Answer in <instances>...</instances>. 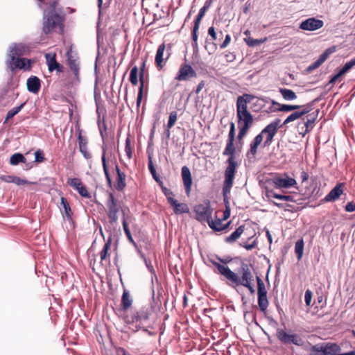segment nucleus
Returning a JSON list of instances; mask_svg holds the SVG:
<instances>
[{
  "mask_svg": "<svg viewBox=\"0 0 355 355\" xmlns=\"http://www.w3.org/2000/svg\"><path fill=\"white\" fill-rule=\"evenodd\" d=\"M21 57L8 54L5 63L7 68L9 69L12 73H14L18 69Z\"/></svg>",
  "mask_w": 355,
  "mask_h": 355,
  "instance_id": "c756f323",
  "label": "nucleus"
},
{
  "mask_svg": "<svg viewBox=\"0 0 355 355\" xmlns=\"http://www.w3.org/2000/svg\"><path fill=\"white\" fill-rule=\"evenodd\" d=\"M262 141L261 135H257L250 142V148L246 153V157L248 160H254L256 159L258 146Z\"/></svg>",
  "mask_w": 355,
  "mask_h": 355,
  "instance_id": "a878e982",
  "label": "nucleus"
},
{
  "mask_svg": "<svg viewBox=\"0 0 355 355\" xmlns=\"http://www.w3.org/2000/svg\"><path fill=\"white\" fill-rule=\"evenodd\" d=\"M318 112H292L283 122V124H287L291 121L298 119L297 124L298 132L302 137L311 132L315 125Z\"/></svg>",
  "mask_w": 355,
  "mask_h": 355,
  "instance_id": "20e7f679",
  "label": "nucleus"
},
{
  "mask_svg": "<svg viewBox=\"0 0 355 355\" xmlns=\"http://www.w3.org/2000/svg\"><path fill=\"white\" fill-rule=\"evenodd\" d=\"M244 230L245 225H240L230 235L225 238V242L230 244L235 243L240 238L241 234L244 232Z\"/></svg>",
  "mask_w": 355,
  "mask_h": 355,
  "instance_id": "473e14b6",
  "label": "nucleus"
},
{
  "mask_svg": "<svg viewBox=\"0 0 355 355\" xmlns=\"http://www.w3.org/2000/svg\"><path fill=\"white\" fill-rule=\"evenodd\" d=\"M344 182L338 183L327 195L320 200L321 203L334 202L337 200L344 192Z\"/></svg>",
  "mask_w": 355,
  "mask_h": 355,
  "instance_id": "6ab92c4d",
  "label": "nucleus"
},
{
  "mask_svg": "<svg viewBox=\"0 0 355 355\" xmlns=\"http://www.w3.org/2000/svg\"><path fill=\"white\" fill-rule=\"evenodd\" d=\"M181 175L186 194L189 196L191 191L192 178L190 169L188 166H184L182 167Z\"/></svg>",
  "mask_w": 355,
  "mask_h": 355,
  "instance_id": "b1692460",
  "label": "nucleus"
},
{
  "mask_svg": "<svg viewBox=\"0 0 355 355\" xmlns=\"http://www.w3.org/2000/svg\"><path fill=\"white\" fill-rule=\"evenodd\" d=\"M195 218L202 224L208 223L212 217L213 209L209 201L196 205L193 208Z\"/></svg>",
  "mask_w": 355,
  "mask_h": 355,
  "instance_id": "1a4fd4ad",
  "label": "nucleus"
},
{
  "mask_svg": "<svg viewBox=\"0 0 355 355\" xmlns=\"http://www.w3.org/2000/svg\"><path fill=\"white\" fill-rule=\"evenodd\" d=\"M322 64V63L318 59L314 62H313L311 65H309L307 67L306 70H307V71L311 72L313 70H314V69H317L318 67H319Z\"/></svg>",
  "mask_w": 355,
  "mask_h": 355,
  "instance_id": "13d9d810",
  "label": "nucleus"
},
{
  "mask_svg": "<svg viewBox=\"0 0 355 355\" xmlns=\"http://www.w3.org/2000/svg\"><path fill=\"white\" fill-rule=\"evenodd\" d=\"M60 13L62 8H58V0H53L50 4L49 9L46 13Z\"/></svg>",
  "mask_w": 355,
  "mask_h": 355,
  "instance_id": "8fccbe9b",
  "label": "nucleus"
},
{
  "mask_svg": "<svg viewBox=\"0 0 355 355\" xmlns=\"http://www.w3.org/2000/svg\"><path fill=\"white\" fill-rule=\"evenodd\" d=\"M67 183L69 186L76 190L82 197L86 198H91V194L80 179L77 178H71L68 180Z\"/></svg>",
  "mask_w": 355,
  "mask_h": 355,
  "instance_id": "412c9836",
  "label": "nucleus"
},
{
  "mask_svg": "<svg viewBox=\"0 0 355 355\" xmlns=\"http://www.w3.org/2000/svg\"><path fill=\"white\" fill-rule=\"evenodd\" d=\"M101 160H102L103 171H104V173H105V178H106V181H107V184L109 187H112V179H111V177L110 175V173H109V171H108V168H107V166L105 150L103 153V155H102V157H101Z\"/></svg>",
  "mask_w": 355,
  "mask_h": 355,
  "instance_id": "a19ab883",
  "label": "nucleus"
},
{
  "mask_svg": "<svg viewBox=\"0 0 355 355\" xmlns=\"http://www.w3.org/2000/svg\"><path fill=\"white\" fill-rule=\"evenodd\" d=\"M255 106H259L260 111H269L266 101H265L262 98L248 94L240 96L237 98L236 111H248V109H251L252 111H259L258 109L254 108Z\"/></svg>",
  "mask_w": 355,
  "mask_h": 355,
  "instance_id": "39448f33",
  "label": "nucleus"
},
{
  "mask_svg": "<svg viewBox=\"0 0 355 355\" xmlns=\"http://www.w3.org/2000/svg\"><path fill=\"white\" fill-rule=\"evenodd\" d=\"M278 340L285 344H293L298 347H302L304 344V340L297 334H288L285 330L278 329L276 334Z\"/></svg>",
  "mask_w": 355,
  "mask_h": 355,
  "instance_id": "4468645a",
  "label": "nucleus"
},
{
  "mask_svg": "<svg viewBox=\"0 0 355 355\" xmlns=\"http://www.w3.org/2000/svg\"><path fill=\"white\" fill-rule=\"evenodd\" d=\"M266 103L268 105L269 111H291L300 107L297 105H282L272 100L266 101Z\"/></svg>",
  "mask_w": 355,
  "mask_h": 355,
  "instance_id": "bb28decb",
  "label": "nucleus"
},
{
  "mask_svg": "<svg viewBox=\"0 0 355 355\" xmlns=\"http://www.w3.org/2000/svg\"><path fill=\"white\" fill-rule=\"evenodd\" d=\"M257 241H254L252 243L249 244V243H245V244H243V245H241L243 248H244L245 249L248 250H250L253 248H254L256 246H257Z\"/></svg>",
  "mask_w": 355,
  "mask_h": 355,
  "instance_id": "69168bd1",
  "label": "nucleus"
},
{
  "mask_svg": "<svg viewBox=\"0 0 355 355\" xmlns=\"http://www.w3.org/2000/svg\"><path fill=\"white\" fill-rule=\"evenodd\" d=\"M132 304V299L130 295L129 291L124 289L121 297V309L123 311H127Z\"/></svg>",
  "mask_w": 355,
  "mask_h": 355,
  "instance_id": "c9c22d12",
  "label": "nucleus"
},
{
  "mask_svg": "<svg viewBox=\"0 0 355 355\" xmlns=\"http://www.w3.org/2000/svg\"><path fill=\"white\" fill-rule=\"evenodd\" d=\"M208 34L211 36L213 41L217 40V34L216 33L215 28L214 26H211L208 29Z\"/></svg>",
  "mask_w": 355,
  "mask_h": 355,
  "instance_id": "052dcab7",
  "label": "nucleus"
},
{
  "mask_svg": "<svg viewBox=\"0 0 355 355\" xmlns=\"http://www.w3.org/2000/svg\"><path fill=\"white\" fill-rule=\"evenodd\" d=\"M45 58L50 72H52L54 70H56L58 72H62L63 66L57 62L55 53H46L45 55Z\"/></svg>",
  "mask_w": 355,
  "mask_h": 355,
  "instance_id": "393cba45",
  "label": "nucleus"
},
{
  "mask_svg": "<svg viewBox=\"0 0 355 355\" xmlns=\"http://www.w3.org/2000/svg\"><path fill=\"white\" fill-rule=\"evenodd\" d=\"M227 204H228V202H227ZM230 216V206L228 205H226L225 206V211H223V217L222 218L225 220H227V218H229Z\"/></svg>",
  "mask_w": 355,
  "mask_h": 355,
  "instance_id": "0e129e2a",
  "label": "nucleus"
},
{
  "mask_svg": "<svg viewBox=\"0 0 355 355\" xmlns=\"http://www.w3.org/2000/svg\"><path fill=\"white\" fill-rule=\"evenodd\" d=\"M223 220H224L222 218H218L217 216H216L215 220H213V218L211 217V218L210 219L207 224L212 230L215 231V228L213 227V225L215 226L216 229L220 228L221 227V226H223Z\"/></svg>",
  "mask_w": 355,
  "mask_h": 355,
  "instance_id": "603ef678",
  "label": "nucleus"
},
{
  "mask_svg": "<svg viewBox=\"0 0 355 355\" xmlns=\"http://www.w3.org/2000/svg\"><path fill=\"white\" fill-rule=\"evenodd\" d=\"M41 83L39 78L35 76H31L27 80V89L29 92L36 94L39 92Z\"/></svg>",
  "mask_w": 355,
  "mask_h": 355,
  "instance_id": "2f4dec72",
  "label": "nucleus"
},
{
  "mask_svg": "<svg viewBox=\"0 0 355 355\" xmlns=\"http://www.w3.org/2000/svg\"><path fill=\"white\" fill-rule=\"evenodd\" d=\"M170 206L173 208L175 214L179 215L186 214L189 211V207L185 203L178 202L177 200H175L170 204Z\"/></svg>",
  "mask_w": 355,
  "mask_h": 355,
  "instance_id": "72a5a7b5",
  "label": "nucleus"
},
{
  "mask_svg": "<svg viewBox=\"0 0 355 355\" xmlns=\"http://www.w3.org/2000/svg\"><path fill=\"white\" fill-rule=\"evenodd\" d=\"M177 120V114L176 112H171L169 116V119L167 123L166 128H171L175 123Z\"/></svg>",
  "mask_w": 355,
  "mask_h": 355,
  "instance_id": "5fc2aeb1",
  "label": "nucleus"
},
{
  "mask_svg": "<svg viewBox=\"0 0 355 355\" xmlns=\"http://www.w3.org/2000/svg\"><path fill=\"white\" fill-rule=\"evenodd\" d=\"M97 123L103 139L107 135V130L109 127H112L115 116L112 112H97Z\"/></svg>",
  "mask_w": 355,
  "mask_h": 355,
  "instance_id": "f8f14e48",
  "label": "nucleus"
},
{
  "mask_svg": "<svg viewBox=\"0 0 355 355\" xmlns=\"http://www.w3.org/2000/svg\"><path fill=\"white\" fill-rule=\"evenodd\" d=\"M148 168L153 179L159 184V187L163 184V182L160 177L157 175L156 170L153 163L152 157L150 155L148 156Z\"/></svg>",
  "mask_w": 355,
  "mask_h": 355,
  "instance_id": "4c0bfd02",
  "label": "nucleus"
},
{
  "mask_svg": "<svg viewBox=\"0 0 355 355\" xmlns=\"http://www.w3.org/2000/svg\"><path fill=\"white\" fill-rule=\"evenodd\" d=\"M122 225H123V231H124L126 237L128 238V241L133 245H135V242L132 236L131 232L129 230L128 223H127L125 218H123Z\"/></svg>",
  "mask_w": 355,
  "mask_h": 355,
  "instance_id": "3c124183",
  "label": "nucleus"
},
{
  "mask_svg": "<svg viewBox=\"0 0 355 355\" xmlns=\"http://www.w3.org/2000/svg\"><path fill=\"white\" fill-rule=\"evenodd\" d=\"M277 199L282 200H285V201H288V202H295L293 197L290 195L278 194L277 196Z\"/></svg>",
  "mask_w": 355,
  "mask_h": 355,
  "instance_id": "bf43d9fd",
  "label": "nucleus"
},
{
  "mask_svg": "<svg viewBox=\"0 0 355 355\" xmlns=\"http://www.w3.org/2000/svg\"><path fill=\"white\" fill-rule=\"evenodd\" d=\"M142 63L139 69V88L137 95V104H139L143 97V89L144 87V69L146 67V58L142 60Z\"/></svg>",
  "mask_w": 355,
  "mask_h": 355,
  "instance_id": "c85d7f7f",
  "label": "nucleus"
},
{
  "mask_svg": "<svg viewBox=\"0 0 355 355\" xmlns=\"http://www.w3.org/2000/svg\"><path fill=\"white\" fill-rule=\"evenodd\" d=\"M212 2L213 0H207L205 2L204 6L200 9V11L196 17V19L194 21V25L192 31V46L193 48L198 47L197 32L198 31L200 21L205 14V12L211 7Z\"/></svg>",
  "mask_w": 355,
  "mask_h": 355,
  "instance_id": "2eb2a0df",
  "label": "nucleus"
},
{
  "mask_svg": "<svg viewBox=\"0 0 355 355\" xmlns=\"http://www.w3.org/2000/svg\"><path fill=\"white\" fill-rule=\"evenodd\" d=\"M284 124L281 123V119L279 118H276L269 124H268L259 134L257 135H261V141L263 140V146L268 147L270 146L273 140L274 137L276 135L278 130L281 128Z\"/></svg>",
  "mask_w": 355,
  "mask_h": 355,
  "instance_id": "0eeeda50",
  "label": "nucleus"
},
{
  "mask_svg": "<svg viewBox=\"0 0 355 355\" xmlns=\"http://www.w3.org/2000/svg\"><path fill=\"white\" fill-rule=\"evenodd\" d=\"M0 180L9 183H12L15 180V176L13 175H1L0 176Z\"/></svg>",
  "mask_w": 355,
  "mask_h": 355,
  "instance_id": "680f3d73",
  "label": "nucleus"
},
{
  "mask_svg": "<svg viewBox=\"0 0 355 355\" xmlns=\"http://www.w3.org/2000/svg\"><path fill=\"white\" fill-rule=\"evenodd\" d=\"M153 312V306L149 305L144 306L130 315H125L123 318L124 322L133 332H137L139 329L148 331L146 327L150 326L149 320Z\"/></svg>",
  "mask_w": 355,
  "mask_h": 355,
  "instance_id": "7ed1b4c3",
  "label": "nucleus"
},
{
  "mask_svg": "<svg viewBox=\"0 0 355 355\" xmlns=\"http://www.w3.org/2000/svg\"><path fill=\"white\" fill-rule=\"evenodd\" d=\"M234 137H235V125L234 123L231 121L230 123V131L227 136L225 148L223 152L225 156H229L226 161L227 166H226L224 172L225 180L223 182V192L224 194L230 192L233 186L236 168L238 167V162L235 159L236 148L234 147Z\"/></svg>",
  "mask_w": 355,
  "mask_h": 355,
  "instance_id": "f03ea898",
  "label": "nucleus"
},
{
  "mask_svg": "<svg viewBox=\"0 0 355 355\" xmlns=\"http://www.w3.org/2000/svg\"><path fill=\"white\" fill-rule=\"evenodd\" d=\"M78 139L79 150H80V153L83 154V155L84 156V157L85 159H89L92 157V155L87 148V139L81 135V132H79Z\"/></svg>",
  "mask_w": 355,
  "mask_h": 355,
  "instance_id": "7c9ffc66",
  "label": "nucleus"
},
{
  "mask_svg": "<svg viewBox=\"0 0 355 355\" xmlns=\"http://www.w3.org/2000/svg\"><path fill=\"white\" fill-rule=\"evenodd\" d=\"M64 17L60 13H44L42 20V31L49 35L59 28L61 31L64 28Z\"/></svg>",
  "mask_w": 355,
  "mask_h": 355,
  "instance_id": "423d86ee",
  "label": "nucleus"
},
{
  "mask_svg": "<svg viewBox=\"0 0 355 355\" xmlns=\"http://www.w3.org/2000/svg\"><path fill=\"white\" fill-rule=\"evenodd\" d=\"M304 245L303 239H299L295 244V252L298 260H300L303 256Z\"/></svg>",
  "mask_w": 355,
  "mask_h": 355,
  "instance_id": "37998d69",
  "label": "nucleus"
},
{
  "mask_svg": "<svg viewBox=\"0 0 355 355\" xmlns=\"http://www.w3.org/2000/svg\"><path fill=\"white\" fill-rule=\"evenodd\" d=\"M115 168H116L117 176L116 178V182L114 184V187L117 191H121L125 189V187L126 186V183H125L126 175L123 172H122L120 170V168L117 164L116 165Z\"/></svg>",
  "mask_w": 355,
  "mask_h": 355,
  "instance_id": "cd10ccee",
  "label": "nucleus"
},
{
  "mask_svg": "<svg viewBox=\"0 0 355 355\" xmlns=\"http://www.w3.org/2000/svg\"><path fill=\"white\" fill-rule=\"evenodd\" d=\"M255 277L257 282V302L259 309L261 313H266L269 305L267 291L262 279L259 276Z\"/></svg>",
  "mask_w": 355,
  "mask_h": 355,
  "instance_id": "ddd939ff",
  "label": "nucleus"
},
{
  "mask_svg": "<svg viewBox=\"0 0 355 355\" xmlns=\"http://www.w3.org/2000/svg\"><path fill=\"white\" fill-rule=\"evenodd\" d=\"M238 126L239 131L237 135L239 140H241L247 134L249 128L253 123V117L250 112H237Z\"/></svg>",
  "mask_w": 355,
  "mask_h": 355,
  "instance_id": "9d476101",
  "label": "nucleus"
},
{
  "mask_svg": "<svg viewBox=\"0 0 355 355\" xmlns=\"http://www.w3.org/2000/svg\"><path fill=\"white\" fill-rule=\"evenodd\" d=\"M340 350L336 343H322L311 346L309 355H336Z\"/></svg>",
  "mask_w": 355,
  "mask_h": 355,
  "instance_id": "6e6552de",
  "label": "nucleus"
},
{
  "mask_svg": "<svg viewBox=\"0 0 355 355\" xmlns=\"http://www.w3.org/2000/svg\"><path fill=\"white\" fill-rule=\"evenodd\" d=\"M112 238L109 237L108 239L105 243L102 250L100 252V257H101V263H102L103 261L107 260L110 262V254L108 253V251L111 248L112 245Z\"/></svg>",
  "mask_w": 355,
  "mask_h": 355,
  "instance_id": "f704fd0d",
  "label": "nucleus"
},
{
  "mask_svg": "<svg viewBox=\"0 0 355 355\" xmlns=\"http://www.w3.org/2000/svg\"><path fill=\"white\" fill-rule=\"evenodd\" d=\"M230 41H231L230 35L229 34L226 35L225 40L220 45V49L225 48L230 44Z\"/></svg>",
  "mask_w": 355,
  "mask_h": 355,
  "instance_id": "338daca9",
  "label": "nucleus"
},
{
  "mask_svg": "<svg viewBox=\"0 0 355 355\" xmlns=\"http://www.w3.org/2000/svg\"><path fill=\"white\" fill-rule=\"evenodd\" d=\"M266 40V38L257 40V39H253L251 37H248L244 38V41L245 43L250 47H254L257 45H259L262 43H263Z\"/></svg>",
  "mask_w": 355,
  "mask_h": 355,
  "instance_id": "09e8293b",
  "label": "nucleus"
},
{
  "mask_svg": "<svg viewBox=\"0 0 355 355\" xmlns=\"http://www.w3.org/2000/svg\"><path fill=\"white\" fill-rule=\"evenodd\" d=\"M26 157L21 153H19L13 154L10 159V163L12 166H16L19 163H26Z\"/></svg>",
  "mask_w": 355,
  "mask_h": 355,
  "instance_id": "79ce46f5",
  "label": "nucleus"
},
{
  "mask_svg": "<svg viewBox=\"0 0 355 355\" xmlns=\"http://www.w3.org/2000/svg\"><path fill=\"white\" fill-rule=\"evenodd\" d=\"M345 209L347 212H352L355 211V203L354 202H349L345 205Z\"/></svg>",
  "mask_w": 355,
  "mask_h": 355,
  "instance_id": "e2e57ef3",
  "label": "nucleus"
},
{
  "mask_svg": "<svg viewBox=\"0 0 355 355\" xmlns=\"http://www.w3.org/2000/svg\"><path fill=\"white\" fill-rule=\"evenodd\" d=\"M107 207V217L110 223H115L118 220V213L121 209L120 202L116 199L113 193H108V198L106 201Z\"/></svg>",
  "mask_w": 355,
  "mask_h": 355,
  "instance_id": "9b49d317",
  "label": "nucleus"
},
{
  "mask_svg": "<svg viewBox=\"0 0 355 355\" xmlns=\"http://www.w3.org/2000/svg\"><path fill=\"white\" fill-rule=\"evenodd\" d=\"M343 74H344V73L342 72L341 70H340L338 73L335 74L334 76H333L331 78V79L329 80V83H336L337 81V80Z\"/></svg>",
  "mask_w": 355,
  "mask_h": 355,
  "instance_id": "774afa93",
  "label": "nucleus"
},
{
  "mask_svg": "<svg viewBox=\"0 0 355 355\" xmlns=\"http://www.w3.org/2000/svg\"><path fill=\"white\" fill-rule=\"evenodd\" d=\"M210 263L215 267L214 272L223 275L227 281L229 286L236 288L243 286L251 294L254 293V269L252 264L242 262L237 271H232L228 266L220 264L213 259H209Z\"/></svg>",
  "mask_w": 355,
  "mask_h": 355,
  "instance_id": "f257e3e1",
  "label": "nucleus"
},
{
  "mask_svg": "<svg viewBox=\"0 0 355 355\" xmlns=\"http://www.w3.org/2000/svg\"><path fill=\"white\" fill-rule=\"evenodd\" d=\"M197 73L191 67V65L187 64H182L178 70L175 80L179 81L188 80L189 79L196 77Z\"/></svg>",
  "mask_w": 355,
  "mask_h": 355,
  "instance_id": "aec40b11",
  "label": "nucleus"
},
{
  "mask_svg": "<svg viewBox=\"0 0 355 355\" xmlns=\"http://www.w3.org/2000/svg\"><path fill=\"white\" fill-rule=\"evenodd\" d=\"M138 71L139 69L137 66L132 68L130 73V82L132 85H137L138 84Z\"/></svg>",
  "mask_w": 355,
  "mask_h": 355,
  "instance_id": "de8ad7c7",
  "label": "nucleus"
},
{
  "mask_svg": "<svg viewBox=\"0 0 355 355\" xmlns=\"http://www.w3.org/2000/svg\"><path fill=\"white\" fill-rule=\"evenodd\" d=\"M354 66H355V57L352 58L350 60L347 61L340 70L342 71V72L345 73Z\"/></svg>",
  "mask_w": 355,
  "mask_h": 355,
  "instance_id": "864d4df0",
  "label": "nucleus"
},
{
  "mask_svg": "<svg viewBox=\"0 0 355 355\" xmlns=\"http://www.w3.org/2000/svg\"><path fill=\"white\" fill-rule=\"evenodd\" d=\"M44 160V155L43 151L41 150H37L35 153V162L40 163V162H42Z\"/></svg>",
  "mask_w": 355,
  "mask_h": 355,
  "instance_id": "6e6d98bb",
  "label": "nucleus"
},
{
  "mask_svg": "<svg viewBox=\"0 0 355 355\" xmlns=\"http://www.w3.org/2000/svg\"><path fill=\"white\" fill-rule=\"evenodd\" d=\"M160 188L162 189V193L166 196L169 205L175 200L174 199V193H173V191L171 189L166 188L164 185V184L160 186Z\"/></svg>",
  "mask_w": 355,
  "mask_h": 355,
  "instance_id": "49530a36",
  "label": "nucleus"
},
{
  "mask_svg": "<svg viewBox=\"0 0 355 355\" xmlns=\"http://www.w3.org/2000/svg\"><path fill=\"white\" fill-rule=\"evenodd\" d=\"M272 183L276 189H290L294 187L296 180L288 176L287 173H284L281 176H275L272 178Z\"/></svg>",
  "mask_w": 355,
  "mask_h": 355,
  "instance_id": "f3484780",
  "label": "nucleus"
},
{
  "mask_svg": "<svg viewBox=\"0 0 355 355\" xmlns=\"http://www.w3.org/2000/svg\"><path fill=\"white\" fill-rule=\"evenodd\" d=\"M312 298V292L310 290H306L304 294V300L307 306H310Z\"/></svg>",
  "mask_w": 355,
  "mask_h": 355,
  "instance_id": "4d7b16f0",
  "label": "nucleus"
},
{
  "mask_svg": "<svg viewBox=\"0 0 355 355\" xmlns=\"http://www.w3.org/2000/svg\"><path fill=\"white\" fill-rule=\"evenodd\" d=\"M33 62L31 59L21 57V61L18 69L28 71L31 69Z\"/></svg>",
  "mask_w": 355,
  "mask_h": 355,
  "instance_id": "58836bf2",
  "label": "nucleus"
},
{
  "mask_svg": "<svg viewBox=\"0 0 355 355\" xmlns=\"http://www.w3.org/2000/svg\"><path fill=\"white\" fill-rule=\"evenodd\" d=\"M60 204L64 209V215L66 219L69 221H72L73 212L67 198L64 197H61Z\"/></svg>",
  "mask_w": 355,
  "mask_h": 355,
  "instance_id": "e433bc0d",
  "label": "nucleus"
},
{
  "mask_svg": "<svg viewBox=\"0 0 355 355\" xmlns=\"http://www.w3.org/2000/svg\"><path fill=\"white\" fill-rule=\"evenodd\" d=\"M67 62L70 70L74 75V78L76 82H80V63L78 61V57L76 53H73L72 47L67 52Z\"/></svg>",
  "mask_w": 355,
  "mask_h": 355,
  "instance_id": "dca6fc26",
  "label": "nucleus"
},
{
  "mask_svg": "<svg viewBox=\"0 0 355 355\" xmlns=\"http://www.w3.org/2000/svg\"><path fill=\"white\" fill-rule=\"evenodd\" d=\"M324 26V21L315 17H309L302 21L299 28L303 31H315Z\"/></svg>",
  "mask_w": 355,
  "mask_h": 355,
  "instance_id": "a211bd4d",
  "label": "nucleus"
},
{
  "mask_svg": "<svg viewBox=\"0 0 355 355\" xmlns=\"http://www.w3.org/2000/svg\"><path fill=\"white\" fill-rule=\"evenodd\" d=\"M30 48L26 44L22 43H15L9 47L8 53L11 55L22 57L29 54Z\"/></svg>",
  "mask_w": 355,
  "mask_h": 355,
  "instance_id": "5701e85b",
  "label": "nucleus"
},
{
  "mask_svg": "<svg viewBox=\"0 0 355 355\" xmlns=\"http://www.w3.org/2000/svg\"><path fill=\"white\" fill-rule=\"evenodd\" d=\"M165 49L166 45L164 43H162L158 46V49L157 50L155 62L158 70H161L163 68L166 60L168 59L170 56L169 52H167L165 57L164 56Z\"/></svg>",
  "mask_w": 355,
  "mask_h": 355,
  "instance_id": "4be33fe9",
  "label": "nucleus"
},
{
  "mask_svg": "<svg viewBox=\"0 0 355 355\" xmlns=\"http://www.w3.org/2000/svg\"><path fill=\"white\" fill-rule=\"evenodd\" d=\"M279 92L282 94L284 98L286 100L291 101V100H293L297 98L295 93L293 91H292L291 89H286V88H284V89L281 88L279 89Z\"/></svg>",
  "mask_w": 355,
  "mask_h": 355,
  "instance_id": "c03bdc74",
  "label": "nucleus"
},
{
  "mask_svg": "<svg viewBox=\"0 0 355 355\" xmlns=\"http://www.w3.org/2000/svg\"><path fill=\"white\" fill-rule=\"evenodd\" d=\"M336 51V46H331L327 49L318 58V60L322 62H324V61L329 57L331 54L334 53Z\"/></svg>",
  "mask_w": 355,
  "mask_h": 355,
  "instance_id": "a18cd8bd",
  "label": "nucleus"
},
{
  "mask_svg": "<svg viewBox=\"0 0 355 355\" xmlns=\"http://www.w3.org/2000/svg\"><path fill=\"white\" fill-rule=\"evenodd\" d=\"M133 150H134V146L132 145L130 137V135H128L125 139V152L127 158L129 160H130L132 158Z\"/></svg>",
  "mask_w": 355,
  "mask_h": 355,
  "instance_id": "ea45409f",
  "label": "nucleus"
}]
</instances>
